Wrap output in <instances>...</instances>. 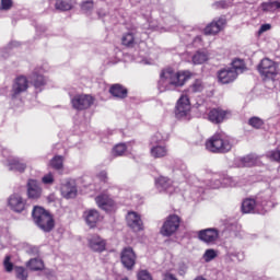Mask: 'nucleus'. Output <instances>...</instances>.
Returning <instances> with one entry per match:
<instances>
[{"label": "nucleus", "instance_id": "nucleus-1", "mask_svg": "<svg viewBox=\"0 0 280 280\" xmlns=\"http://www.w3.org/2000/svg\"><path fill=\"white\" fill-rule=\"evenodd\" d=\"M191 78V72L174 71V68H165L160 73V80L158 82V89L161 93L165 91H176L180 86H185V82Z\"/></svg>", "mask_w": 280, "mask_h": 280}, {"label": "nucleus", "instance_id": "nucleus-2", "mask_svg": "<svg viewBox=\"0 0 280 280\" xmlns=\"http://www.w3.org/2000/svg\"><path fill=\"white\" fill-rule=\"evenodd\" d=\"M232 148L231 140L223 133H214L206 141V149L213 154H226Z\"/></svg>", "mask_w": 280, "mask_h": 280}, {"label": "nucleus", "instance_id": "nucleus-3", "mask_svg": "<svg viewBox=\"0 0 280 280\" xmlns=\"http://www.w3.org/2000/svg\"><path fill=\"white\" fill-rule=\"evenodd\" d=\"M32 215L35 224L38 229L44 231V233H51V231H54L56 223L54 217H51L47 210L42 207H34Z\"/></svg>", "mask_w": 280, "mask_h": 280}, {"label": "nucleus", "instance_id": "nucleus-4", "mask_svg": "<svg viewBox=\"0 0 280 280\" xmlns=\"http://www.w3.org/2000/svg\"><path fill=\"white\" fill-rule=\"evenodd\" d=\"M180 226V217L176 214L168 215L165 220L164 224L162 225L160 233L164 237H171V235H174L178 231V228Z\"/></svg>", "mask_w": 280, "mask_h": 280}, {"label": "nucleus", "instance_id": "nucleus-5", "mask_svg": "<svg viewBox=\"0 0 280 280\" xmlns=\"http://www.w3.org/2000/svg\"><path fill=\"white\" fill-rule=\"evenodd\" d=\"M94 98L91 95H75L71 100L72 108L74 110H86V108H91L93 106Z\"/></svg>", "mask_w": 280, "mask_h": 280}, {"label": "nucleus", "instance_id": "nucleus-6", "mask_svg": "<svg viewBox=\"0 0 280 280\" xmlns=\"http://www.w3.org/2000/svg\"><path fill=\"white\" fill-rule=\"evenodd\" d=\"M258 71L260 75L272 79L275 75H277V63H275V61L270 60L269 58H265L260 61Z\"/></svg>", "mask_w": 280, "mask_h": 280}, {"label": "nucleus", "instance_id": "nucleus-7", "mask_svg": "<svg viewBox=\"0 0 280 280\" xmlns=\"http://www.w3.org/2000/svg\"><path fill=\"white\" fill-rule=\"evenodd\" d=\"M120 261L127 270H132L135 264H137V254L132 247H125L120 254Z\"/></svg>", "mask_w": 280, "mask_h": 280}, {"label": "nucleus", "instance_id": "nucleus-8", "mask_svg": "<svg viewBox=\"0 0 280 280\" xmlns=\"http://www.w3.org/2000/svg\"><path fill=\"white\" fill-rule=\"evenodd\" d=\"M30 89V83L27 81V78L21 75L18 77L12 85L11 90V97L12 100H16L21 93H25Z\"/></svg>", "mask_w": 280, "mask_h": 280}, {"label": "nucleus", "instance_id": "nucleus-9", "mask_svg": "<svg viewBox=\"0 0 280 280\" xmlns=\"http://www.w3.org/2000/svg\"><path fill=\"white\" fill-rule=\"evenodd\" d=\"M218 237H220V232L215 228H209L198 232V238L205 242V244H215Z\"/></svg>", "mask_w": 280, "mask_h": 280}, {"label": "nucleus", "instance_id": "nucleus-10", "mask_svg": "<svg viewBox=\"0 0 280 280\" xmlns=\"http://www.w3.org/2000/svg\"><path fill=\"white\" fill-rule=\"evenodd\" d=\"M272 190L267 189L264 192H260L257 195L256 197V201L258 207H262L264 211H261L262 213H265L266 211L272 209V207H275V203H272Z\"/></svg>", "mask_w": 280, "mask_h": 280}, {"label": "nucleus", "instance_id": "nucleus-11", "mask_svg": "<svg viewBox=\"0 0 280 280\" xmlns=\"http://www.w3.org/2000/svg\"><path fill=\"white\" fill-rule=\"evenodd\" d=\"M226 25V18L221 16L218 20H213L210 24H208L205 28L206 36H214V34H220L224 26Z\"/></svg>", "mask_w": 280, "mask_h": 280}, {"label": "nucleus", "instance_id": "nucleus-12", "mask_svg": "<svg viewBox=\"0 0 280 280\" xmlns=\"http://www.w3.org/2000/svg\"><path fill=\"white\" fill-rule=\"evenodd\" d=\"M127 225L129 229L133 230L135 233H139V231H143V221L141 220V215L135 211H130L126 217Z\"/></svg>", "mask_w": 280, "mask_h": 280}, {"label": "nucleus", "instance_id": "nucleus-13", "mask_svg": "<svg viewBox=\"0 0 280 280\" xmlns=\"http://www.w3.org/2000/svg\"><path fill=\"white\" fill-rule=\"evenodd\" d=\"M8 205L11 209V211H14L15 213H23L25 211V201L23 200V197L19 194H13L8 199Z\"/></svg>", "mask_w": 280, "mask_h": 280}, {"label": "nucleus", "instance_id": "nucleus-14", "mask_svg": "<svg viewBox=\"0 0 280 280\" xmlns=\"http://www.w3.org/2000/svg\"><path fill=\"white\" fill-rule=\"evenodd\" d=\"M237 79V72L235 69L224 68L218 71V80L221 84H231Z\"/></svg>", "mask_w": 280, "mask_h": 280}, {"label": "nucleus", "instance_id": "nucleus-15", "mask_svg": "<svg viewBox=\"0 0 280 280\" xmlns=\"http://www.w3.org/2000/svg\"><path fill=\"white\" fill-rule=\"evenodd\" d=\"M191 110V105L189 104V96L182 95L177 102L176 115L177 117H187Z\"/></svg>", "mask_w": 280, "mask_h": 280}, {"label": "nucleus", "instance_id": "nucleus-16", "mask_svg": "<svg viewBox=\"0 0 280 280\" xmlns=\"http://www.w3.org/2000/svg\"><path fill=\"white\" fill-rule=\"evenodd\" d=\"M174 182L165 176H160L155 178V187L160 192L167 191L172 194L174 191Z\"/></svg>", "mask_w": 280, "mask_h": 280}, {"label": "nucleus", "instance_id": "nucleus-17", "mask_svg": "<svg viewBox=\"0 0 280 280\" xmlns=\"http://www.w3.org/2000/svg\"><path fill=\"white\" fill-rule=\"evenodd\" d=\"M96 205L107 213L115 209V201L108 195H100L95 198Z\"/></svg>", "mask_w": 280, "mask_h": 280}, {"label": "nucleus", "instance_id": "nucleus-18", "mask_svg": "<svg viewBox=\"0 0 280 280\" xmlns=\"http://www.w3.org/2000/svg\"><path fill=\"white\" fill-rule=\"evenodd\" d=\"M43 194V188H40V185L38 182L34 179H28L27 182V196L31 198V200H38Z\"/></svg>", "mask_w": 280, "mask_h": 280}, {"label": "nucleus", "instance_id": "nucleus-19", "mask_svg": "<svg viewBox=\"0 0 280 280\" xmlns=\"http://www.w3.org/2000/svg\"><path fill=\"white\" fill-rule=\"evenodd\" d=\"M228 113L222 108H212L208 114V119L212 124H222L226 119Z\"/></svg>", "mask_w": 280, "mask_h": 280}, {"label": "nucleus", "instance_id": "nucleus-20", "mask_svg": "<svg viewBox=\"0 0 280 280\" xmlns=\"http://www.w3.org/2000/svg\"><path fill=\"white\" fill-rule=\"evenodd\" d=\"M8 167L10 172H20V174H23L27 170V164L19 158H9Z\"/></svg>", "mask_w": 280, "mask_h": 280}, {"label": "nucleus", "instance_id": "nucleus-21", "mask_svg": "<svg viewBox=\"0 0 280 280\" xmlns=\"http://www.w3.org/2000/svg\"><path fill=\"white\" fill-rule=\"evenodd\" d=\"M61 195L63 198L70 199L78 196V186H75L74 180L67 182L61 186Z\"/></svg>", "mask_w": 280, "mask_h": 280}, {"label": "nucleus", "instance_id": "nucleus-22", "mask_svg": "<svg viewBox=\"0 0 280 280\" xmlns=\"http://www.w3.org/2000/svg\"><path fill=\"white\" fill-rule=\"evenodd\" d=\"M85 222L90 229H95L97 222L100 221V212L95 209L85 210L83 213Z\"/></svg>", "mask_w": 280, "mask_h": 280}, {"label": "nucleus", "instance_id": "nucleus-23", "mask_svg": "<svg viewBox=\"0 0 280 280\" xmlns=\"http://www.w3.org/2000/svg\"><path fill=\"white\" fill-rule=\"evenodd\" d=\"M242 211L243 213H264L259 211V203H257V199H245L242 202Z\"/></svg>", "mask_w": 280, "mask_h": 280}, {"label": "nucleus", "instance_id": "nucleus-24", "mask_svg": "<svg viewBox=\"0 0 280 280\" xmlns=\"http://www.w3.org/2000/svg\"><path fill=\"white\" fill-rule=\"evenodd\" d=\"M90 248L95 253H103V250H106V241L98 235H94L90 238Z\"/></svg>", "mask_w": 280, "mask_h": 280}, {"label": "nucleus", "instance_id": "nucleus-25", "mask_svg": "<svg viewBox=\"0 0 280 280\" xmlns=\"http://www.w3.org/2000/svg\"><path fill=\"white\" fill-rule=\"evenodd\" d=\"M109 93L113 97H117L118 100H126V97H128V90L119 83L113 84L109 88Z\"/></svg>", "mask_w": 280, "mask_h": 280}, {"label": "nucleus", "instance_id": "nucleus-26", "mask_svg": "<svg viewBox=\"0 0 280 280\" xmlns=\"http://www.w3.org/2000/svg\"><path fill=\"white\" fill-rule=\"evenodd\" d=\"M150 153L153 159H163L167 154V147L164 144L151 145Z\"/></svg>", "mask_w": 280, "mask_h": 280}, {"label": "nucleus", "instance_id": "nucleus-27", "mask_svg": "<svg viewBox=\"0 0 280 280\" xmlns=\"http://www.w3.org/2000/svg\"><path fill=\"white\" fill-rule=\"evenodd\" d=\"M202 91H205V83H202V80L197 79L187 89L186 95H187V97H189V95H194V93H202Z\"/></svg>", "mask_w": 280, "mask_h": 280}, {"label": "nucleus", "instance_id": "nucleus-28", "mask_svg": "<svg viewBox=\"0 0 280 280\" xmlns=\"http://www.w3.org/2000/svg\"><path fill=\"white\" fill-rule=\"evenodd\" d=\"M27 268L34 272L43 270L45 268V262L40 258H32L26 262Z\"/></svg>", "mask_w": 280, "mask_h": 280}, {"label": "nucleus", "instance_id": "nucleus-29", "mask_svg": "<svg viewBox=\"0 0 280 280\" xmlns=\"http://www.w3.org/2000/svg\"><path fill=\"white\" fill-rule=\"evenodd\" d=\"M56 10L60 12H67L73 9V0H57L55 3Z\"/></svg>", "mask_w": 280, "mask_h": 280}, {"label": "nucleus", "instance_id": "nucleus-30", "mask_svg": "<svg viewBox=\"0 0 280 280\" xmlns=\"http://www.w3.org/2000/svg\"><path fill=\"white\" fill-rule=\"evenodd\" d=\"M260 8L262 12H275L276 10H280V1L262 2Z\"/></svg>", "mask_w": 280, "mask_h": 280}, {"label": "nucleus", "instance_id": "nucleus-31", "mask_svg": "<svg viewBox=\"0 0 280 280\" xmlns=\"http://www.w3.org/2000/svg\"><path fill=\"white\" fill-rule=\"evenodd\" d=\"M209 60V54L207 51H197L192 56V62L194 65H202Z\"/></svg>", "mask_w": 280, "mask_h": 280}, {"label": "nucleus", "instance_id": "nucleus-32", "mask_svg": "<svg viewBox=\"0 0 280 280\" xmlns=\"http://www.w3.org/2000/svg\"><path fill=\"white\" fill-rule=\"evenodd\" d=\"M50 166L52 170H62L65 167V158L61 155H55L50 160Z\"/></svg>", "mask_w": 280, "mask_h": 280}, {"label": "nucleus", "instance_id": "nucleus-33", "mask_svg": "<svg viewBox=\"0 0 280 280\" xmlns=\"http://www.w3.org/2000/svg\"><path fill=\"white\" fill-rule=\"evenodd\" d=\"M264 119L254 116L248 119V126H252V128H255V130H261L264 128Z\"/></svg>", "mask_w": 280, "mask_h": 280}, {"label": "nucleus", "instance_id": "nucleus-34", "mask_svg": "<svg viewBox=\"0 0 280 280\" xmlns=\"http://www.w3.org/2000/svg\"><path fill=\"white\" fill-rule=\"evenodd\" d=\"M167 138L163 136L161 132H156L151 137L150 145H163Z\"/></svg>", "mask_w": 280, "mask_h": 280}, {"label": "nucleus", "instance_id": "nucleus-35", "mask_svg": "<svg viewBox=\"0 0 280 280\" xmlns=\"http://www.w3.org/2000/svg\"><path fill=\"white\" fill-rule=\"evenodd\" d=\"M14 270L15 277L19 280H27V278L30 277V273L27 272V269H25V267L15 266Z\"/></svg>", "mask_w": 280, "mask_h": 280}, {"label": "nucleus", "instance_id": "nucleus-36", "mask_svg": "<svg viewBox=\"0 0 280 280\" xmlns=\"http://www.w3.org/2000/svg\"><path fill=\"white\" fill-rule=\"evenodd\" d=\"M121 43H122V45H125V47H133L135 46V34L126 33L125 35H122Z\"/></svg>", "mask_w": 280, "mask_h": 280}, {"label": "nucleus", "instance_id": "nucleus-37", "mask_svg": "<svg viewBox=\"0 0 280 280\" xmlns=\"http://www.w3.org/2000/svg\"><path fill=\"white\" fill-rule=\"evenodd\" d=\"M230 69H234L235 73H243L244 69H246V65L244 63V60L235 59Z\"/></svg>", "mask_w": 280, "mask_h": 280}, {"label": "nucleus", "instance_id": "nucleus-38", "mask_svg": "<svg viewBox=\"0 0 280 280\" xmlns=\"http://www.w3.org/2000/svg\"><path fill=\"white\" fill-rule=\"evenodd\" d=\"M32 82H33L35 89H40V86H45V84H46L45 77H43L40 74H36V73H33Z\"/></svg>", "mask_w": 280, "mask_h": 280}, {"label": "nucleus", "instance_id": "nucleus-39", "mask_svg": "<svg viewBox=\"0 0 280 280\" xmlns=\"http://www.w3.org/2000/svg\"><path fill=\"white\" fill-rule=\"evenodd\" d=\"M126 150H128V145H126V143H118L113 148V154L114 156H124Z\"/></svg>", "mask_w": 280, "mask_h": 280}, {"label": "nucleus", "instance_id": "nucleus-40", "mask_svg": "<svg viewBox=\"0 0 280 280\" xmlns=\"http://www.w3.org/2000/svg\"><path fill=\"white\" fill-rule=\"evenodd\" d=\"M94 7V2L93 0H82L80 8L82 10V12H91V10H93Z\"/></svg>", "mask_w": 280, "mask_h": 280}, {"label": "nucleus", "instance_id": "nucleus-41", "mask_svg": "<svg viewBox=\"0 0 280 280\" xmlns=\"http://www.w3.org/2000/svg\"><path fill=\"white\" fill-rule=\"evenodd\" d=\"M267 156L271 161H276V163H280V149H276V150L269 151L267 153Z\"/></svg>", "mask_w": 280, "mask_h": 280}, {"label": "nucleus", "instance_id": "nucleus-42", "mask_svg": "<svg viewBox=\"0 0 280 280\" xmlns=\"http://www.w3.org/2000/svg\"><path fill=\"white\" fill-rule=\"evenodd\" d=\"M241 162L243 163L244 167H252L256 163L255 156L247 155L245 158L241 159Z\"/></svg>", "mask_w": 280, "mask_h": 280}, {"label": "nucleus", "instance_id": "nucleus-43", "mask_svg": "<svg viewBox=\"0 0 280 280\" xmlns=\"http://www.w3.org/2000/svg\"><path fill=\"white\" fill-rule=\"evenodd\" d=\"M215 257H218V254L213 249H207L203 254L205 261H212Z\"/></svg>", "mask_w": 280, "mask_h": 280}, {"label": "nucleus", "instance_id": "nucleus-44", "mask_svg": "<svg viewBox=\"0 0 280 280\" xmlns=\"http://www.w3.org/2000/svg\"><path fill=\"white\" fill-rule=\"evenodd\" d=\"M213 5L217 9L226 10V8H231V2H229L226 0H220V1L214 2Z\"/></svg>", "mask_w": 280, "mask_h": 280}, {"label": "nucleus", "instance_id": "nucleus-45", "mask_svg": "<svg viewBox=\"0 0 280 280\" xmlns=\"http://www.w3.org/2000/svg\"><path fill=\"white\" fill-rule=\"evenodd\" d=\"M10 259V256H5L3 261L4 270H7V272H12V270H14V264H12Z\"/></svg>", "mask_w": 280, "mask_h": 280}, {"label": "nucleus", "instance_id": "nucleus-46", "mask_svg": "<svg viewBox=\"0 0 280 280\" xmlns=\"http://www.w3.org/2000/svg\"><path fill=\"white\" fill-rule=\"evenodd\" d=\"M138 280H152V276L148 270H140L138 272Z\"/></svg>", "mask_w": 280, "mask_h": 280}, {"label": "nucleus", "instance_id": "nucleus-47", "mask_svg": "<svg viewBox=\"0 0 280 280\" xmlns=\"http://www.w3.org/2000/svg\"><path fill=\"white\" fill-rule=\"evenodd\" d=\"M12 8V0H0V10H10Z\"/></svg>", "mask_w": 280, "mask_h": 280}, {"label": "nucleus", "instance_id": "nucleus-48", "mask_svg": "<svg viewBox=\"0 0 280 280\" xmlns=\"http://www.w3.org/2000/svg\"><path fill=\"white\" fill-rule=\"evenodd\" d=\"M44 185H51V183H54V175L51 174H48V175H45L43 178H42Z\"/></svg>", "mask_w": 280, "mask_h": 280}, {"label": "nucleus", "instance_id": "nucleus-49", "mask_svg": "<svg viewBox=\"0 0 280 280\" xmlns=\"http://www.w3.org/2000/svg\"><path fill=\"white\" fill-rule=\"evenodd\" d=\"M163 280H178V279H176V276H174L172 273H164Z\"/></svg>", "mask_w": 280, "mask_h": 280}, {"label": "nucleus", "instance_id": "nucleus-50", "mask_svg": "<svg viewBox=\"0 0 280 280\" xmlns=\"http://www.w3.org/2000/svg\"><path fill=\"white\" fill-rule=\"evenodd\" d=\"M98 177H100L101 180L106 182V178H108V174H107L105 171H102V172L98 174Z\"/></svg>", "mask_w": 280, "mask_h": 280}, {"label": "nucleus", "instance_id": "nucleus-51", "mask_svg": "<svg viewBox=\"0 0 280 280\" xmlns=\"http://www.w3.org/2000/svg\"><path fill=\"white\" fill-rule=\"evenodd\" d=\"M270 24H262L261 26H260V32H268V30H270Z\"/></svg>", "mask_w": 280, "mask_h": 280}, {"label": "nucleus", "instance_id": "nucleus-52", "mask_svg": "<svg viewBox=\"0 0 280 280\" xmlns=\"http://www.w3.org/2000/svg\"><path fill=\"white\" fill-rule=\"evenodd\" d=\"M196 40H202V37L201 36H197L196 38H195V42Z\"/></svg>", "mask_w": 280, "mask_h": 280}, {"label": "nucleus", "instance_id": "nucleus-53", "mask_svg": "<svg viewBox=\"0 0 280 280\" xmlns=\"http://www.w3.org/2000/svg\"><path fill=\"white\" fill-rule=\"evenodd\" d=\"M9 47H16V43H11Z\"/></svg>", "mask_w": 280, "mask_h": 280}, {"label": "nucleus", "instance_id": "nucleus-54", "mask_svg": "<svg viewBox=\"0 0 280 280\" xmlns=\"http://www.w3.org/2000/svg\"><path fill=\"white\" fill-rule=\"evenodd\" d=\"M8 52H5L4 55H2V58H8Z\"/></svg>", "mask_w": 280, "mask_h": 280}]
</instances>
